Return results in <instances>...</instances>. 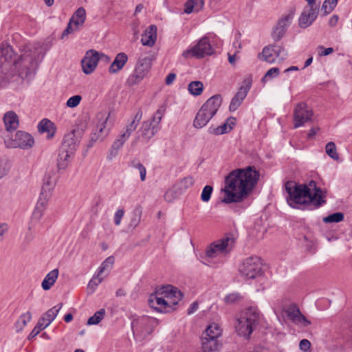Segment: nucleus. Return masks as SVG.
I'll return each mask as SVG.
<instances>
[{
	"instance_id": "1",
	"label": "nucleus",
	"mask_w": 352,
	"mask_h": 352,
	"mask_svg": "<svg viewBox=\"0 0 352 352\" xmlns=\"http://www.w3.org/2000/svg\"><path fill=\"white\" fill-rule=\"evenodd\" d=\"M260 173L254 166H247L231 171L225 178V203L241 202L252 191Z\"/></svg>"
},
{
	"instance_id": "2",
	"label": "nucleus",
	"mask_w": 352,
	"mask_h": 352,
	"mask_svg": "<svg viewBox=\"0 0 352 352\" xmlns=\"http://www.w3.org/2000/svg\"><path fill=\"white\" fill-rule=\"evenodd\" d=\"M285 190L288 193L287 201L292 208L314 210L320 208L326 201L320 188L316 182L311 180L307 184H298L294 182H287Z\"/></svg>"
},
{
	"instance_id": "3",
	"label": "nucleus",
	"mask_w": 352,
	"mask_h": 352,
	"mask_svg": "<svg viewBox=\"0 0 352 352\" xmlns=\"http://www.w3.org/2000/svg\"><path fill=\"white\" fill-rule=\"evenodd\" d=\"M183 294L177 288L172 285L164 286L155 294H152L148 299L150 307L160 313H168L174 309Z\"/></svg>"
},
{
	"instance_id": "4",
	"label": "nucleus",
	"mask_w": 352,
	"mask_h": 352,
	"mask_svg": "<svg viewBox=\"0 0 352 352\" xmlns=\"http://www.w3.org/2000/svg\"><path fill=\"white\" fill-rule=\"evenodd\" d=\"M221 102L222 98L219 94L208 99L197 113L193 121V126L196 129H201L205 126L217 113Z\"/></svg>"
},
{
	"instance_id": "5",
	"label": "nucleus",
	"mask_w": 352,
	"mask_h": 352,
	"mask_svg": "<svg viewBox=\"0 0 352 352\" xmlns=\"http://www.w3.org/2000/svg\"><path fill=\"white\" fill-rule=\"evenodd\" d=\"M34 54L35 52H32V48L30 46H27L25 47V52L16 60L13 59L14 52L10 45H7L0 49V56L4 58L5 61H12L13 60L14 65L16 67L19 65V67L28 70L26 74L30 73L31 70L33 69L36 65Z\"/></svg>"
},
{
	"instance_id": "6",
	"label": "nucleus",
	"mask_w": 352,
	"mask_h": 352,
	"mask_svg": "<svg viewBox=\"0 0 352 352\" xmlns=\"http://www.w3.org/2000/svg\"><path fill=\"white\" fill-rule=\"evenodd\" d=\"M259 320L260 315L257 308L251 307L244 310L237 319L235 326L238 334L248 338L258 324Z\"/></svg>"
},
{
	"instance_id": "7",
	"label": "nucleus",
	"mask_w": 352,
	"mask_h": 352,
	"mask_svg": "<svg viewBox=\"0 0 352 352\" xmlns=\"http://www.w3.org/2000/svg\"><path fill=\"white\" fill-rule=\"evenodd\" d=\"M236 239V233H227L221 239L213 242L207 248L206 256L208 258H216L228 254L234 248Z\"/></svg>"
},
{
	"instance_id": "8",
	"label": "nucleus",
	"mask_w": 352,
	"mask_h": 352,
	"mask_svg": "<svg viewBox=\"0 0 352 352\" xmlns=\"http://www.w3.org/2000/svg\"><path fill=\"white\" fill-rule=\"evenodd\" d=\"M152 65V56L151 55L140 56L135 65L133 72L126 80L129 86L139 84L148 74Z\"/></svg>"
},
{
	"instance_id": "9",
	"label": "nucleus",
	"mask_w": 352,
	"mask_h": 352,
	"mask_svg": "<svg viewBox=\"0 0 352 352\" xmlns=\"http://www.w3.org/2000/svg\"><path fill=\"white\" fill-rule=\"evenodd\" d=\"M261 262L257 256L245 258L239 266V272L247 279H254L261 274Z\"/></svg>"
},
{
	"instance_id": "10",
	"label": "nucleus",
	"mask_w": 352,
	"mask_h": 352,
	"mask_svg": "<svg viewBox=\"0 0 352 352\" xmlns=\"http://www.w3.org/2000/svg\"><path fill=\"white\" fill-rule=\"evenodd\" d=\"M214 53L209 38L206 36L202 37L197 45L183 52L182 56L188 58L189 57L203 58L205 56H210Z\"/></svg>"
},
{
	"instance_id": "11",
	"label": "nucleus",
	"mask_w": 352,
	"mask_h": 352,
	"mask_svg": "<svg viewBox=\"0 0 352 352\" xmlns=\"http://www.w3.org/2000/svg\"><path fill=\"white\" fill-rule=\"evenodd\" d=\"M4 142L7 148L29 149L33 146L34 140L30 133L23 131H18L14 137L5 139Z\"/></svg>"
},
{
	"instance_id": "12",
	"label": "nucleus",
	"mask_w": 352,
	"mask_h": 352,
	"mask_svg": "<svg viewBox=\"0 0 352 352\" xmlns=\"http://www.w3.org/2000/svg\"><path fill=\"white\" fill-rule=\"evenodd\" d=\"M294 10L292 9L278 20L272 32V37L275 41H280L284 36L294 19Z\"/></svg>"
},
{
	"instance_id": "13",
	"label": "nucleus",
	"mask_w": 352,
	"mask_h": 352,
	"mask_svg": "<svg viewBox=\"0 0 352 352\" xmlns=\"http://www.w3.org/2000/svg\"><path fill=\"white\" fill-rule=\"evenodd\" d=\"M155 322L154 318L146 316L133 320L131 322V329L133 335L140 334L145 337L150 334L153 331L151 327Z\"/></svg>"
},
{
	"instance_id": "14",
	"label": "nucleus",
	"mask_w": 352,
	"mask_h": 352,
	"mask_svg": "<svg viewBox=\"0 0 352 352\" xmlns=\"http://www.w3.org/2000/svg\"><path fill=\"white\" fill-rule=\"evenodd\" d=\"M287 56L286 50L281 46L276 45H270L265 47L261 54H258V58L263 59L269 63H273L276 58L284 59Z\"/></svg>"
},
{
	"instance_id": "15",
	"label": "nucleus",
	"mask_w": 352,
	"mask_h": 352,
	"mask_svg": "<svg viewBox=\"0 0 352 352\" xmlns=\"http://www.w3.org/2000/svg\"><path fill=\"white\" fill-rule=\"evenodd\" d=\"M312 111L305 102L298 104L294 109V127L297 129L311 119Z\"/></svg>"
},
{
	"instance_id": "16",
	"label": "nucleus",
	"mask_w": 352,
	"mask_h": 352,
	"mask_svg": "<svg viewBox=\"0 0 352 352\" xmlns=\"http://www.w3.org/2000/svg\"><path fill=\"white\" fill-rule=\"evenodd\" d=\"M319 13V5L305 7L298 19V25L301 28L309 27L316 19Z\"/></svg>"
},
{
	"instance_id": "17",
	"label": "nucleus",
	"mask_w": 352,
	"mask_h": 352,
	"mask_svg": "<svg viewBox=\"0 0 352 352\" xmlns=\"http://www.w3.org/2000/svg\"><path fill=\"white\" fill-rule=\"evenodd\" d=\"M100 60V53L94 50H89L85 54L81 61L83 72L85 74H91L94 72Z\"/></svg>"
},
{
	"instance_id": "18",
	"label": "nucleus",
	"mask_w": 352,
	"mask_h": 352,
	"mask_svg": "<svg viewBox=\"0 0 352 352\" xmlns=\"http://www.w3.org/2000/svg\"><path fill=\"white\" fill-rule=\"evenodd\" d=\"M286 317L296 325L307 327L311 322L300 311L296 305H291L284 310Z\"/></svg>"
},
{
	"instance_id": "19",
	"label": "nucleus",
	"mask_w": 352,
	"mask_h": 352,
	"mask_svg": "<svg viewBox=\"0 0 352 352\" xmlns=\"http://www.w3.org/2000/svg\"><path fill=\"white\" fill-rule=\"evenodd\" d=\"M109 116L105 114L101 116L100 121L98 123L94 132L91 134V142H95L102 140L109 133V129L106 127Z\"/></svg>"
},
{
	"instance_id": "20",
	"label": "nucleus",
	"mask_w": 352,
	"mask_h": 352,
	"mask_svg": "<svg viewBox=\"0 0 352 352\" xmlns=\"http://www.w3.org/2000/svg\"><path fill=\"white\" fill-rule=\"evenodd\" d=\"M250 89V84L248 83L245 86H241L238 90L237 93L232 98L229 109L230 111H236L241 104L243 100L245 98L249 90Z\"/></svg>"
},
{
	"instance_id": "21",
	"label": "nucleus",
	"mask_w": 352,
	"mask_h": 352,
	"mask_svg": "<svg viewBox=\"0 0 352 352\" xmlns=\"http://www.w3.org/2000/svg\"><path fill=\"white\" fill-rule=\"evenodd\" d=\"M203 352H217L222 346L221 342L215 338H208L202 335L201 338Z\"/></svg>"
},
{
	"instance_id": "22",
	"label": "nucleus",
	"mask_w": 352,
	"mask_h": 352,
	"mask_svg": "<svg viewBox=\"0 0 352 352\" xmlns=\"http://www.w3.org/2000/svg\"><path fill=\"white\" fill-rule=\"evenodd\" d=\"M157 130L158 127L155 124L151 122V121L147 120L142 123L138 133L146 140H149L155 135Z\"/></svg>"
},
{
	"instance_id": "23",
	"label": "nucleus",
	"mask_w": 352,
	"mask_h": 352,
	"mask_svg": "<svg viewBox=\"0 0 352 352\" xmlns=\"http://www.w3.org/2000/svg\"><path fill=\"white\" fill-rule=\"evenodd\" d=\"M7 131L12 132L19 127V120L17 114L13 111H7L3 118Z\"/></svg>"
},
{
	"instance_id": "24",
	"label": "nucleus",
	"mask_w": 352,
	"mask_h": 352,
	"mask_svg": "<svg viewBox=\"0 0 352 352\" xmlns=\"http://www.w3.org/2000/svg\"><path fill=\"white\" fill-rule=\"evenodd\" d=\"M157 38V28L154 25H150L142 35L141 42L143 45L152 47L155 45Z\"/></svg>"
},
{
	"instance_id": "25",
	"label": "nucleus",
	"mask_w": 352,
	"mask_h": 352,
	"mask_svg": "<svg viewBox=\"0 0 352 352\" xmlns=\"http://www.w3.org/2000/svg\"><path fill=\"white\" fill-rule=\"evenodd\" d=\"M128 61V56L124 52L118 53L114 60L109 67V72L110 74H116L120 71Z\"/></svg>"
},
{
	"instance_id": "26",
	"label": "nucleus",
	"mask_w": 352,
	"mask_h": 352,
	"mask_svg": "<svg viewBox=\"0 0 352 352\" xmlns=\"http://www.w3.org/2000/svg\"><path fill=\"white\" fill-rule=\"evenodd\" d=\"M76 146V135L74 132H72L64 136L60 149L66 150L70 153H74Z\"/></svg>"
},
{
	"instance_id": "27",
	"label": "nucleus",
	"mask_w": 352,
	"mask_h": 352,
	"mask_svg": "<svg viewBox=\"0 0 352 352\" xmlns=\"http://www.w3.org/2000/svg\"><path fill=\"white\" fill-rule=\"evenodd\" d=\"M38 130L41 133H47V138H52L56 133V126L51 120L43 119L38 124Z\"/></svg>"
},
{
	"instance_id": "28",
	"label": "nucleus",
	"mask_w": 352,
	"mask_h": 352,
	"mask_svg": "<svg viewBox=\"0 0 352 352\" xmlns=\"http://www.w3.org/2000/svg\"><path fill=\"white\" fill-rule=\"evenodd\" d=\"M75 26V30H79L86 20V11L84 8H78L69 19Z\"/></svg>"
},
{
	"instance_id": "29",
	"label": "nucleus",
	"mask_w": 352,
	"mask_h": 352,
	"mask_svg": "<svg viewBox=\"0 0 352 352\" xmlns=\"http://www.w3.org/2000/svg\"><path fill=\"white\" fill-rule=\"evenodd\" d=\"M58 276V270L54 269L50 271L44 278L41 286L42 288L47 291L49 290L52 286L56 283Z\"/></svg>"
},
{
	"instance_id": "30",
	"label": "nucleus",
	"mask_w": 352,
	"mask_h": 352,
	"mask_svg": "<svg viewBox=\"0 0 352 352\" xmlns=\"http://www.w3.org/2000/svg\"><path fill=\"white\" fill-rule=\"evenodd\" d=\"M204 4L203 0H188L184 4V12L186 14L198 12L202 10Z\"/></svg>"
},
{
	"instance_id": "31",
	"label": "nucleus",
	"mask_w": 352,
	"mask_h": 352,
	"mask_svg": "<svg viewBox=\"0 0 352 352\" xmlns=\"http://www.w3.org/2000/svg\"><path fill=\"white\" fill-rule=\"evenodd\" d=\"M74 153H70L66 150H61L59 148L58 156L57 158V166L58 168L61 170L65 169L69 162V160Z\"/></svg>"
},
{
	"instance_id": "32",
	"label": "nucleus",
	"mask_w": 352,
	"mask_h": 352,
	"mask_svg": "<svg viewBox=\"0 0 352 352\" xmlns=\"http://www.w3.org/2000/svg\"><path fill=\"white\" fill-rule=\"evenodd\" d=\"M55 184L56 182L52 176L50 175H45L41 193L47 196H51Z\"/></svg>"
},
{
	"instance_id": "33",
	"label": "nucleus",
	"mask_w": 352,
	"mask_h": 352,
	"mask_svg": "<svg viewBox=\"0 0 352 352\" xmlns=\"http://www.w3.org/2000/svg\"><path fill=\"white\" fill-rule=\"evenodd\" d=\"M222 330L220 326L217 323H212L209 324L206 329L202 335L208 338L218 339L221 336Z\"/></svg>"
},
{
	"instance_id": "34",
	"label": "nucleus",
	"mask_w": 352,
	"mask_h": 352,
	"mask_svg": "<svg viewBox=\"0 0 352 352\" xmlns=\"http://www.w3.org/2000/svg\"><path fill=\"white\" fill-rule=\"evenodd\" d=\"M63 307L62 303H59L54 307H53L52 309L47 311L43 316V320H46L47 324H50L51 322L56 318V316L58 315L59 311Z\"/></svg>"
},
{
	"instance_id": "35",
	"label": "nucleus",
	"mask_w": 352,
	"mask_h": 352,
	"mask_svg": "<svg viewBox=\"0 0 352 352\" xmlns=\"http://www.w3.org/2000/svg\"><path fill=\"white\" fill-rule=\"evenodd\" d=\"M31 319L32 314L30 311L21 314L15 323L16 331L19 332L22 331Z\"/></svg>"
},
{
	"instance_id": "36",
	"label": "nucleus",
	"mask_w": 352,
	"mask_h": 352,
	"mask_svg": "<svg viewBox=\"0 0 352 352\" xmlns=\"http://www.w3.org/2000/svg\"><path fill=\"white\" fill-rule=\"evenodd\" d=\"M142 217V209L140 207L135 208L131 217L130 222L129 223V229H135L140 223Z\"/></svg>"
},
{
	"instance_id": "37",
	"label": "nucleus",
	"mask_w": 352,
	"mask_h": 352,
	"mask_svg": "<svg viewBox=\"0 0 352 352\" xmlns=\"http://www.w3.org/2000/svg\"><path fill=\"white\" fill-rule=\"evenodd\" d=\"M188 90L193 96H199L204 90V85L201 81H192L188 85Z\"/></svg>"
},
{
	"instance_id": "38",
	"label": "nucleus",
	"mask_w": 352,
	"mask_h": 352,
	"mask_svg": "<svg viewBox=\"0 0 352 352\" xmlns=\"http://www.w3.org/2000/svg\"><path fill=\"white\" fill-rule=\"evenodd\" d=\"M115 258L113 256L107 257L98 269V276H100L105 270H110L114 263Z\"/></svg>"
},
{
	"instance_id": "39",
	"label": "nucleus",
	"mask_w": 352,
	"mask_h": 352,
	"mask_svg": "<svg viewBox=\"0 0 352 352\" xmlns=\"http://www.w3.org/2000/svg\"><path fill=\"white\" fill-rule=\"evenodd\" d=\"M105 315V309H100L96 311L92 316L87 320L88 325L98 324L104 318Z\"/></svg>"
},
{
	"instance_id": "40",
	"label": "nucleus",
	"mask_w": 352,
	"mask_h": 352,
	"mask_svg": "<svg viewBox=\"0 0 352 352\" xmlns=\"http://www.w3.org/2000/svg\"><path fill=\"white\" fill-rule=\"evenodd\" d=\"M338 0H325L322 6L321 10L324 15L329 14L333 10L338 4Z\"/></svg>"
},
{
	"instance_id": "41",
	"label": "nucleus",
	"mask_w": 352,
	"mask_h": 352,
	"mask_svg": "<svg viewBox=\"0 0 352 352\" xmlns=\"http://www.w3.org/2000/svg\"><path fill=\"white\" fill-rule=\"evenodd\" d=\"M166 110V106L165 104L161 105L157 111L155 113L152 118L151 122L157 126V125L160 123L163 116L164 115Z\"/></svg>"
},
{
	"instance_id": "42",
	"label": "nucleus",
	"mask_w": 352,
	"mask_h": 352,
	"mask_svg": "<svg viewBox=\"0 0 352 352\" xmlns=\"http://www.w3.org/2000/svg\"><path fill=\"white\" fill-rule=\"evenodd\" d=\"M327 154L334 160H339V155L336 151V146L334 142H329L325 147Z\"/></svg>"
},
{
	"instance_id": "43",
	"label": "nucleus",
	"mask_w": 352,
	"mask_h": 352,
	"mask_svg": "<svg viewBox=\"0 0 352 352\" xmlns=\"http://www.w3.org/2000/svg\"><path fill=\"white\" fill-rule=\"evenodd\" d=\"M344 219V214L342 212H335L323 218V221L326 223H338Z\"/></svg>"
},
{
	"instance_id": "44",
	"label": "nucleus",
	"mask_w": 352,
	"mask_h": 352,
	"mask_svg": "<svg viewBox=\"0 0 352 352\" xmlns=\"http://www.w3.org/2000/svg\"><path fill=\"white\" fill-rule=\"evenodd\" d=\"M131 166L139 170L141 181L144 182L146 179V170L144 165L138 160H133L131 162Z\"/></svg>"
},
{
	"instance_id": "45",
	"label": "nucleus",
	"mask_w": 352,
	"mask_h": 352,
	"mask_svg": "<svg viewBox=\"0 0 352 352\" xmlns=\"http://www.w3.org/2000/svg\"><path fill=\"white\" fill-rule=\"evenodd\" d=\"M50 197L51 196H47L41 193L35 208L45 211Z\"/></svg>"
},
{
	"instance_id": "46",
	"label": "nucleus",
	"mask_w": 352,
	"mask_h": 352,
	"mask_svg": "<svg viewBox=\"0 0 352 352\" xmlns=\"http://www.w3.org/2000/svg\"><path fill=\"white\" fill-rule=\"evenodd\" d=\"M102 281V278L100 277V276H98V273L95 274L93 278L90 280V281L88 283L87 288L88 289L91 290V292H94L97 287V286L101 283Z\"/></svg>"
},
{
	"instance_id": "47",
	"label": "nucleus",
	"mask_w": 352,
	"mask_h": 352,
	"mask_svg": "<svg viewBox=\"0 0 352 352\" xmlns=\"http://www.w3.org/2000/svg\"><path fill=\"white\" fill-rule=\"evenodd\" d=\"M212 190L213 188L211 186H206L202 190L201 195V200L204 202H208L210 199Z\"/></svg>"
},
{
	"instance_id": "48",
	"label": "nucleus",
	"mask_w": 352,
	"mask_h": 352,
	"mask_svg": "<svg viewBox=\"0 0 352 352\" xmlns=\"http://www.w3.org/2000/svg\"><path fill=\"white\" fill-rule=\"evenodd\" d=\"M138 124L132 120L125 126V131L122 132V136L124 138H129L133 131H134Z\"/></svg>"
},
{
	"instance_id": "49",
	"label": "nucleus",
	"mask_w": 352,
	"mask_h": 352,
	"mask_svg": "<svg viewBox=\"0 0 352 352\" xmlns=\"http://www.w3.org/2000/svg\"><path fill=\"white\" fill-rule=\"evenodd\" d=\"M82 100V97L80 95H75L70 97L67 101V106L71 108L77 107Z\"/></svg>"
},
{
	"instance_id": "50",
	"label": "nucleus",
	"mask_w": 352,
	"mask_h": 352,
	"mask_svg": "<svg viewBox=\"0 0 352 352\" xmlns=\"http://www.w3.org/2000/svg\"><path fill=\"white\" fill-rule=\"evenodd\" d=\"M280 73L279 69L278 67H272L270 69L265 75L262 78V81H265L267 78H272L276 76H278Z\"/></svg>"
},
{
	"instance_id": "51",
	"label": "nucleus",
	"mask_w": 352,
	"mask_h": 352,
	"mask_svg": "<svg viewBox=\"0 0 352 352\" xmlns=\"http://www.w3.org/2000/svg\"><path fill=\"white\" fill-rule=\"evenodd\" d=\"M129 138H124V136H122V133L121 134H120L117 138L115 140V141L113 142L112 146H115L116 148H118V149H120L122 146L124 145V144L125 143V142L129 139Z\"/></svg>"
},
{
	"instance_id": "52",
	"label": "nucleus",
	"mask_w": 352,
	"mask_h": 352,
	"mask_svg": "<svg viewBox=\"0 0 352 352\" xmlns=\"http://www.w3.org/2000/svg\"><path fill=\"white\" fill-rule=\"evenodd\" d=\"M124 215V210L123 208H120L116 210L113 217L114 223L116 226H120L121 223V221Z\"/></svg>"
},
{
	"instance_id": "53",
	"label": "nucleus",
	"mask_w": 352,
	"mask_h": 352,
	"mask_svg": "<svg viewBox=\"0 0 352 352\" xmlns=\"http://www.w3.org/2000/svg\"><path fill=\"white\" fill-rule=\"evenodd\" d=\"M43 210L35 208L32 216V222H38L43 217Z\"/></svg>"
},
{
	"instance_id": "54",
	"label": "nucleus",
	"mask_w": 352,
	"mask_h": 352,
	"mask_svg": "<svg viewBox=\"0 0 352 352\" xmlns=\"http://www.w3.org/2000/svg\"><path fill=\"white\" fill-rule=\"evenodd\" d=\"M241 298L239 294H230L226 296L225 301L227 303H234Z\"/></svg>"
},
{
	"instance_id": "55",
	"label": "nucleus",
	"mask_w": 352,
	"mask_h": 352,
	"mask_svg": "<svg viewBox=\"0 0 352 352\" xmlns=\"http://www.w3.org/2000/svg\"><path fill=\"white\" fill-rule=\"evenodd\" d=\"M10 166L6 162H0V179L6 175L9 171Z\"/></svg>"
},
{
	"instance_id": "56",
	"label": "nucleus",
	"mask_w": 352,
	"mask_h": 352,
	"mask_svg": "<svg viewBox=\"0 0 352 352\" xmlns=\"http://www.w3.org/2000/svg\"><path fill=\"white\" fill-rule=\"evenodd\" d=\"M311 346L310 342L307 339H302L299 344L300 349L303 351H307Z\"/></svg>"
},
{
	"instance_id": "57",
	"label": "nucleus",
	"mask_w": 352,
	"mask_h": 352,
	"mask_svg": "<svg viewBox=\"0 0 352 352\" xmlns=\"http://www.w3.org/2000/svg\"><path fill=\"white\" fill-rule=\"evenodd\" d=\"M119 150L120 149L111 145V147L107 157V160H112L118 154Z\"/></svg>"
},
{
	"instance_id": "58",
	"label": "nucleus",
	"mask_w": 352,
	"mask_h": 352,
	"mask_svg": "<svg viewBox=\"0 0 352 352\" xmlns=\"http://www.w3.org/2000/svg\"><path fill=\"white\" fill-rule=\"evenodd\" d=\"M181 184L185 188H187L193 184V179L190 177H185L181 181Z\"/></svg>"
},
{
	"instance_id": "59",
	"label": "nucleus",
	"mask_w": 352,
	"mask_h": 352,
	"mask_svg": "<svg viewBox=\"0 0 352 352\" xmlns=\"http://www.w3.org/2000/svg\"><path fill=\"white\" fill-rule=\"evenodd\" d=\"M208 133H210V134H212V135H222L223 133L221 132V129L219 128V126H210L208 129Z\"/></svg>"
},
{
	"instance_id": "60",
	"label": "nucleus",
	"mask_w": 352,
	"mask_h": 352,
	"mask_svg": "<svg viewBox=\"0 0 352 352\" xmlns=\"http://www.w3.org/2000/svg\"><path fill=\"white\" fill-rule=\"evenodd\" d=\"M73 25H74V23H72L71 21L69 20L66 29L63 32L62 36H67L69 34H70L71 32H72L74 30H75V26L73 27Z\"/></svg>"
},
{
	"instance_id": "61",
	"label": "nucleus",
	"mask_w": 352,
	"mask_h": 352,
	"mask_svg": "<svg viewBox=\"0 0 352 352\" xmlns=\"http://www.w3.org/2000/svg\"><path fill=\"white\" fill-rule=\"evenodd\" d=\"M318 48L322 50V52H320V56H327L333 52L332 47L324 48L323 46H319Z\"/></svg>"
},
{
	"instance_id": "62",
	"label": "nucleus",
	"mask_w": 352,
	"mask_h": 352,
	"mask_svg": "<svg viewBox=\"0 0 352 352\" xmlns=\"http://www.w3.org/2000/svg\"><path fill=\"white\" fill-rule=\"evenodd\" d=\"M8 230V226L6 223H0V241L3 240V236Z\"/></svg>"
},
{
	"instance_id": "63",
	"label": "nucleus",
	"mask_w": 352,
	"mask_h": 352,
	"mask_svg": "<svg viewBox=\"0 0 352 352\" xmlns=\"http://www.w3.org/2000/svg\"><path fill=\"white\" fill-rule=\"evenodd\" d=\"M176 78V75L174 73H170L165 79V82L167 85H171Z\"/></svg>"
},
{
	"instance_id": "64",
	"label": "nucleus",
	"mask_w": 352,
	"mask_h": 352,
	"mask_svg": "<svg viewBox=\"0 0 352 352\" xmlns=\"http://www.w3.org/2000/svg\"><path fill=\"white\" fill-rule=\"evenodd\" d=\"M338 19H339V17L338 15L336 14H334L333 15L330 19H329V25L331 26V27H334L337 25L338 22Z\"/></svg>"
}]
</instances>
